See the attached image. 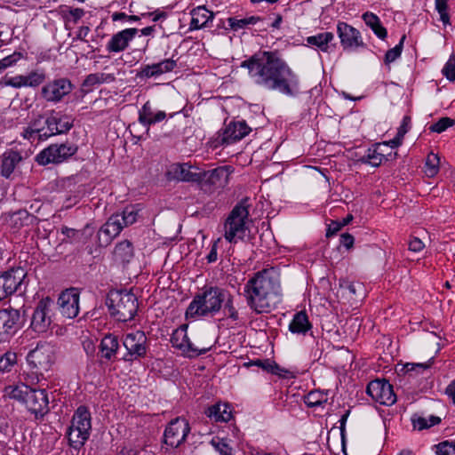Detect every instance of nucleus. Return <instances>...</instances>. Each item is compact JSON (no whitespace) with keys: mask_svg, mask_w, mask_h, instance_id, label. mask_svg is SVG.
<instances>
[{"mask_svg":"<svg viewBox=\"0 0 455 455\" xmlns=\"http://www.w3.org/2000/svg\"><path fill=\"white\" fill-rule=\"evenodd\" d=\"M252 83L267 91L293 97L299 91V77L278 52H259L241 63Z\"/></svg>","mask_w":455,"mask_h":455,"instance_id":"f257e3e1","label":"nucleus"},{"mask_svg":"<svg viewBox=\"0 0 455 455\" xmlns=\"http://www.w3.org/2000/svg\"><path fill=\"white\" fill-rule=\"evenodd\" d=\"M21 161L19 152L10 150L3 154L1 156V174L5 178H9L13 172L17 164Z\"/></svg>","mask_w":455,"mask_h":455,"instance_id":"2f4dec72","label":"nucleus"},{"mask_svg":"<svg viewBox=\"0 0 455 455\" xmlns=\"http://www.w3.org/2000/svg\"><path fill=\"white\" fill-rule=\"evenodd\" d=\"M188 421L183 417L172 419L164 432V443L171 448H178L186 442L190 433Z\"/></svg>","mask_w":455,"mask_h":455,"instance_id":"1a4fd4ad","label":"nucleus"},{"mask_svg":"<svg viewBox=\"0 0 455 455\" xmlns=\"http://www.w3.org/2000/svg\"><path fill=\"white\" fill-rule=\"evenodd\" d=\"M367 394L377 403L383 405H392L396 401V395L392 385L386 379H375L367 386Z\"/></svg>","mask_w":455,"mask_h":455,"instance_id":"f8f14e48","label":"nucleus"},{"mask_svg":"<svg viewBox=\"0 0 455 455\" xmlns=\"http://www.w3.org/2000/svg\"><path fill=\"white\" fill-rule=\"evenodd\" d=\"M21 58V54L20 52H14L11 55L4 57L0 60L2 63L4 64V68H7L12 65H14Z\"/></svg>","mask_w":455,"mask_h":455,"instance_id":"338daca9","label":"nucleus"},{"mask_svg":"<svg viewBox=\"0 0 455 455\" xmlns=\"http://www.w3.org/2000/svg\"><path fill=\"white\" fill-rule=\"evenodd\" d=\"M439 165L440 158L438 155L431 152L427 155L426 159L424 168L425 174L429 178L435 177L439 172Z\"/></svg>","mask_w":455,"mask_h":455,"instance_id":"c03bdc74","label":"nucleus"},{"mask_svg":"<svg viewBox=\"0 0 455 455\" xmlns=\"http://www.w3.org/2000/svg\"><path fill=\"white\" fill-rule=\"evenodd\" d=\"M76 151L77 147L72 142L51 144L36 155V160L40 165L61 164L74 156Z\"/></svg>","mask_w":455,"mask_h":455,"instance_id":"0eeeda50","label":"nucleus"},{"mask_svg":"<svg viewBox=\"0 0 455 455\" xmlns=\"http://www.w3.org/2000/svg\"><path fill=\"white\" fill-rule=\"evenodd\" d=\"M261 18L256 15L250 16H235L228 17L227 22L229 28L234 32H238L243 29H250L252 26L257 25L261 21Z\"/></svg>","mask_w":455,"mask_h":455,"instance_id":"c756f323","label":"nucleus"},{"mask_svg":"<svg viewBox=\"0 0 455 455\" xmlns=\"http://www.w3.org/2000/svg\"><path fill=\"white\" fill-rule=\"evenodd\" d=\"M114 255L122 262H129L133 257V247L130 241L124 240L116 244Z\"/></svg>","mask_w":455,"mask_h":455,"instance_id":"4c0bfd02","label":"nucleus"},{"mask_svg":"<svg viewBox=\"0 0 455 455\" xmlns=\"http://www.w3.org/2000/svg\"><path fill=\"white\" fill-rule=\"evenodd\" d=\"M455 124V121L450 117H442L436 123L430 126L431 132L441 133L449 127Z\"/></svg>","mask_w":455,"mask_h":455,"instance_id":"864d4df0","label":"nucleus"},{"mask_svg":"<svg viewBox=\"0 0 455 455\" xmlns=\"http://www.w3.org/2000/svg\"><path fill=\"white\" fill-rule=\"evenodd\" d=\"M389 156H391V152H385V146L377 143L369 148L359 161L372 167H379L384 161L388 160Z\"/></svg>","mask_w":455,"mask_h":455,"instance_id":"bb28decb","label":"nucleus"},{"mask_svg":"<svg viewBox=\"0 0 455 455\" xmlns=\"http://www.w3.org/2000/svg\"><path fill=\"white\" fill-rule=\"evenodd\" d=\"M140 212V208L139 205H129L125 207L122 212L118 213L123 226L125 228L134 224L139 218Z\"/></svg>","mask_w":455,"mask_h":455,"instance_id":"79ce46f5","label":"nucleus"},{"mask_svg":"<svg viewBox=\"0 0 455 455\" xmlns=\"http://www.w3.org/2000/svg\"><path fill=\"white\" fill-rule=\"evenodd\" d=\"M405 38H406V36H405V35H403L401 37L398 44H396L395 47H393L392 49L388 50L386 52L385 59H384V61L386 64H390V63L394 62L395 60H397L401 56Z\"/></svg>","mask_w":455,"mask_h":455,"instance_id":"3c124183","label":"nucleus"},{"mask_svg":"<svg viewBox=\"0 0 455 455\" xmlns=\"http://www.w3.org/2000/svg\"><path fill=\"white\" fill-rule=\"evenodd\" d=\"M431 364L432 359L423 363H407L405 367L408 373H411L412 371L421 372L423 371L429 369Z\"/></svg>","mask_w":455,"mask_h":455,"instance_id":"13d9d810","label":"nucleus"},{"mask_svg":"<svg viewBox=\"0 0 455 455\" xmlns=\"http://www.w3.org/2000/svg\"><path fill=\"white\" fill-rule=\"evenodd\" d=\"M436 455H455V440H445L433 446Z\"/></svg>","mask_w":455,"mask_h":455,"instance_id":"8fccbe9b","label":"nucleus"},{"mask_svg":"<svg viewBox=\"0 0 455 455\" xmlns=\"http://www.w3.org/2000/svg\"><path fill=\"white\" fill-rule=\"evenodd\" d=\"M362 19L379 39L384 40L387 37V31L375 13L366 12L363 14Z\"/></svg>","mask_w":455,"mask_h":455,"instance_id":"e433bc0d","label":"nucleus"},{"mask_svg":"<svg viewBox=\"0 0 455 455\" xmlns=\"http://www.w3.org/2000/svg\"><path fill=\"white\" fill-rule=\"evenodd\" d=\"M27 361L37 371H48L55 361L53 346L49 343L38 344L28 353Z\"/></svg>","mask_w":455,"mask_h":455,"instance_id":"9d476101","label":"nucleus"},{"mask_svg":"<svg viewBox=\"0 0 455 455\" xmlns=\"http://www.w3.org/2000/svg\"><path fill=\"white\" fill-rule=\"evenodd\" d=\"M201 172H192V166L188 164H179L173 166V176L175 179L188 182H200Z\"/></svg>","mask_w":455,"mask_h":455,"instance_id":"72a5a7b5","label":"nucleus"},{"mask_svg":"<svg viewBox=\"0 0 455 455\" xmlns=\"http://www.w3.org/2000/svg\"><path fill=\"white\" fill-rule=\"evenodd\" d=\"M251 363L253 365L262 368L263 370L267 371V372L281 375V373L278 371L279 367L275 363L271 362L270 360L257 359L255 361H252Z\"/></svg>","mask_w":455,"mask_h":455,"instance_id":"6e6d98bb","label":"nucleus"},{"mask_svg":"<svg viewBox=\"0 0 455 455\" xmlns=\"http://www.w3.org/2000/svg\"><path fill=\"white\" fill-rule=\"evenodd\" d=\"M26 76L28 87H37L41 85L46 79V74L44 69L33 70Z\"/></svg>","mask_w":455,"mask_h":455,"instance_id":"de8ad7c7","label":"nucleus"},{"mask_svg":"<svg viewBox=\"0 0 455 455\" xmlns=\"http://www.w3.org/2000/svg\"><path fill=\"white\" fill-rule=\"evenodd\" d=\"M187 331L188 325L182 324L172 332L171 337L172 347L179 349L180 352L189 339Z\"/></svg>","mask_w":455,"mask_h":455,"instance_id":"a19ab883","label":"nucleus"},{"mask_svg":"<svg viewBox=\"0 0 455 455\" xmlns=\"http://www.w3.org/2000/svg\"><path fill=\"white\" fill-rule=\"evenodd\" d=\"M206 416L215 422H228L232 417L230 406L227 403H216L207 408Z\"/></svg>","mask_w":455,"mask_h":455,"instance_id":"7c9ffc66","label":"nucleus"},{"mask_svg":"<svg viewBox=\"0 0 455 455\" xmlns=\"http://www.w3.org/2000/svg\"><path fill=\"white\" fill-rule=\"evenodd\" d=\"M138 121L140 124L149 130L151 125H155L164 121L166 118H172L175 113L167 114L165 111L156 108L150 101H147L139 109Z\"/></svg>","mask_w":455,"mask_h":455,"instance_id":"6ab92c4d","label":"nucleus"},{"mask_svg":"<svg viewBox=\"0 0 455 455\" xmlns=\"http://www.w3.org/2000/svg\"><path fill=\"white\" fill-rule=\"evenodd\" d=\"M327 398L318 391L309 392L306 396L305 403L308 407L315 408L323 405Z\"/></svg>","mask_w":455,"mask_h":455,"instance_id":"603ef678","label":"nucleus"},{"mask_svg":"<svg viewBox=\"0 0 455 455\" xmlns=\"http://www.w3.org/2000/svg\"><path fill=\"white\" fill-rule=\"evenodd\" d=\"M17 363V355L13 352H6L0 356V374L9 372Z\"/></svg>","mask_w":455,"mask_h":455,"instance_id":"09e8293b","label":"nucleus"},{"mask_svg":"<svg viewBox=\"0 0 455 455\" xmlns=\"http://www.w3.org/2000/svg\"><path fill=\"white\" fill-rule=\"evenodd\" d=\"M115 80L113 74L106 73H93L86 76L84 84L85 86H93L96 84H101L105 83H111Z\"/></svg>","mask_w":455,"mask_h":455,"instance_id":"37998d69","label":"nucleus"},{"mask_svg":"<svg viewBox=\"0 0 455 455\" xmlns=\"http://www.w3.org/2000/svg\"><path fill=\"white\" fill-rule=\"evenodd\" d=\"M52 301L50 298L42 299L32 316L31 326L37 332H43L51 323V318L49 316L50 307Z\"/></svg>","mask_w":455,"mask_h":455,"instance_id":"4be33fe9","label":"nucleus"},{"mask_svg":"<svg viewBox=\"0 0 455 455\" xmlns=\"http://www.w3.org/2000/svg\"><path fill=\"white\" fill-rule=\"evenodd\" d=\"M79 291L76 288L67 289L60 293L58 306L60 314L68 319H73L79 313Z\"/></svg>","mask_w":455,"mask_h":455,"instance_id":"2eb2a0df","label":"nucleus"},{"mask_svg":"<svg viewBox=\"0 0 455 455\" xmlns=\"http://www.w3.org/2000/svg\"><path fill=\"white\" fill-rule=\"evenodd\" d=\"M61 233L70 240V242H76L80 239L83 234L76 229L64 227L61 228Z\"/></svg>","mask_w":455,"mask_h":455,"instance_id":"680f3d73","label":"nucleus"},{"mask_svg":"<svg viewBox=\"0 0 455 455\" xmlns=\"http://www.w3.org/2000/svg\"><path fill=\"white\" fill-rule=\"evenodd\" d=\"M340 244L347 249H350L354 244V237L348 233L342 234L340 235Z\"/></svg>","mask_w":455,"mask_h":455,"instance_id":"774afa93","label":"nucleus"},{"mask_svg":"<svg viewBox=\"0 0 455 455\" xmlns=\"http://www.w3.org/2000/svg\"><path fill=\"white\" fill-rule=\"evenodd\" d=\"M106 304L109 314L119 322L133 319L138 310V299L127 291H110Z\"/></svg>","mask_w":455,"mask_h":455,"instance_id":"39448f33","label":"nucleus"},{"mask_svg":"<svg viewBox=\"0 0 455 455\" xmlns=\"http://www.w3.org/2000/svg\"><path fill=\"white\" fill-rule=\"evenodd\" d=\"M29 214L26 210H20L11 215V221L14 223L15 226H22L23 221L28 220Z\"/></svg>","mask_w":455,"mask_h":455,"instance_id":"bf43d9fd","label":"nucleus"},{"mask_svg":"<svg viewBox=\"0 0 455 455\" xmlns=\"http://www.w3.org/2000/svg\"><path fill=\"white\" fill-rule=\"evenodd\" d=\"M27 275L21 267L12 268L0 275V301L17 291H21L23 281Z\"/></svg>","mask_w":455,"mask_h":455,"instance_id":"9b49d317","label":"nucleus"},{"mask_svg":"<svg viewBox=\"0 0 455 455\" xmlns=\"http://www.w3.org/2000/svg\"><path fill=\"white\" fill-rule=\"evenodd\" d=\"M45 118L50 137L67 133L74 125L73 118L60 111L51 110L45 114Z\"/></svg>","mask_w":455,"mask_h":455,"instance_id":"f3484780","label":"nucleus"},{"mask_svg":"<svg viewBox=\"0 0 455 455\" xmlns=\"http://www.w3.org/2000/svg\"><path fill=\"white\" fill-rule=\"evenodd\" d=\"M73 85L66 78L55 79L43 86L41 93L44 99L50 102H59L70 93Z\"/></svg>","mask_w":455,"mask_h":455,"instance_id":"dca6fc26","label":"nucleus"},{"mask_svg":"<svg viewBox=\"0 0 455 455\" xmlns=\"http://www.w3.org/2000/svg\"><path fill=\"white\" fill-rule=\"evenodd\" d=\"M250 132L251 128L245 121H232L226 125L223 132L220 136V141L222 144L229 145L242 140L248 135Z\"/></svg>","mask_w":455,"mask_h":455,"instance_id":"5701e85b","label":"nucleus"},{"mask_svg":"<svg viewBox=\"0 0 455 455\" xmlns=\"http://www.w3.org/2000/svg\"><path fill=\"white\" fill-rule=\"evenodd\" d=\"M443 75L449 80V81H455V56L451 55L446 61L443 70Z\"/></svg>","mask_w":455,"mask_h":455,"instance_id":"5fc2aeb1","label":"nucleus"},{"mask_svg":"<svg viewBox=\"0 0 455 455\" xmlns=\"http://www.w3.org/2000/svg\"><path fill=\"white\" fill-rule=\"evenodd\" d=\"M337 34L345 51H353L364 45L360 31L346 22H338Z\"/></svg>","mask_w":455,"mask_h":455,"instance_id":"4468645a","label":"nucleus"},{"mask_svg":"<svg viewBox=\"0 0 455 455\" xmlns=\"http://www.w3.org/2000/svg\"><path fill=\"white\" fill-rule=\"evenodd\" d=\"M408 246L410 251L413 252H419L424 249L425 244L419 238L413 237L409 241Z\"/></svg>","mask_w":455,"mask_h":455,"instance_id":"69168bd1","label":"nucleus"},{"mask_svg":"<svg viewBox=\"0 0 455 455\" xmlns=\"http://www.w3.org/2000/svg\"><path fill=\"white\" fill-rule=\"evenodd\" d=\"M225 290L217 286H205L189 303L186 310V318L213 316L221 309L226 299Z\"/></svg>","mask_w":455,"mask_h":455,"instance_id":"7ed1b4c3","label":"nucleus"},{"mask_svg":"<svg viewBox=\"0 0 455 455\" xmlns=\"http://www.w3.org/2000/svg\"><path fill=\"white\" fill-rule=\"evenodd\" d=\"M91 430V412L85 406H79L67 432L69 445L74 449H80L90 437Z\"/></svg>","mask_w":455,"mask_h":455,"instance_id":"423d86ee","label":"nucleus"},{"mask_svg":"<svg viewBox=\"0 0 455 455\" xmlns=\"http://www.w3.org/2000/svg\"><path fill=\"white\" fill-rule=\"evenodd\" d=\"M225 308L227 310V317L228 319H231L232 321L235 322L239 319V315L237 310L235 308V307L232 304V300L228 299L227 300V303L225 305Z\"/></svg>","mask_w":455,"mask_h":455,"instance_id":"0e129e2a","label":"nucleus"},{"mask_svg":"<svg viewBox=\"0 0 455 455\" xmlns=\"http://www.w3.org/2000/svg\"><path fill=\"white\" fill-rule=\"evenodd\" d=\"M138 33V28H131L114 34L107 43L106 50L109 53H118L125 51Z\"/></svg>","mask_w":455,"mask_h":455,"instance_id":"412c9836","label":"nucleus"},{"mask_svg":"<svg viewBox=\"0 0 455 455\" xmlns=\"http://www.w3.org/2000/svg\"><path fill=\"white\" fill-rule=\"evenodd\" d=\"M177 66V61L172 58L165 59L160 62L145 65L138 72L140 78L158 77L159 76L172 71Z\"/></svg>","mask_w":455,"mask_h":455,"instance_id":"393cba45","label":"nucleus"},{"mask_svg":"<svg viewBox=\"0 0 455 455\" xmlns=\"http://www.w3.org/2000/svg\"><path fill=\"white\" fill-rule=\"evenodd\" d=\"M190 30H198L205 28L209 21L214 18V13L210 12L205 6H197L191 10Z\"/></svg>","mask_w":455,"mask_h":455,"instance_id":"cd10ccee","label":"nucleus"},{"mask_svg":"<svg viewBox=\"0 0 455 455\" xmlns=\"http://www.w3.org/2000/svg\"><path fill=\"white\" fill-rule=\"evenodd\" d=\"M448 1L449 0H435V8L438 12L440 20L444 27L451 24Z\"/></svg>","mask_w":455,"mask_h":455,"instance_id":"49530a36","label":"nucleus"},{"mask_svg":"<svg viewBox=\"0 0 455 455\" xmlns=\"http://www.w3.org/2000/svg\"><path fill=\"white\" fill-rule=\"evenodd\" d=\"M212 344H205L204 346L198 347L196 346L190 339H188L185 345V347H183L181 350V355L188 358H195L201 355L206 354L212 349Z\"/></svg>","mask_w":455,"mask_h":455,"instance_id":"58836bf2","label":"nucleus"},{"mask_svg":"<svg viewBox=\"0 0 455 455\" xmlns=\"http://www.w3.org/2000/svg\"><path fill=\"white\" fill-rule=\"evenodd\" d=\"M248 307L256 314H267L282 302L280 275L274 268H265L254 274L244 285Z\"/></svg>","mask_w":455,"mask_h":455,"instance_id":"f03ea898","label":"nucleus"},{"mask_svg":"<svg viewBox=\"0 0 455 455\" xmlns=\"http://www.w3.org/2000/svg\"><path fill=\"white\" fill-rule=\"evenodd\" d=\"M119 349V342L115 335H106L100 342V353L102 358L112 360Z\"/></svg>","mask_w":455,"mask_h":455,"instance_id":"473e14b6","label":"nucleus"},{"mask_svg":"<svg viewBox=\"0 0 455 455\" xmlns=\"http://www.w3.org/2000/svg\"><path fill=\"white\" fill-rule=\"evenodd\" d=\"M220 243H222L221 238H218L212 243V245L211 247V250H210L209 253L206 256V259H207L208 263H213V262L217 261V259H218V249H219V244Z\"/></svg>","mask_w":455,"mask_h":455,"instance_id":"e2e57ef3","label":"nucleus"},{"mask_svg":"<svg viewBox=\"0 0 455 455\" xmlns=\"http://www.w3.org/2000/svg\"><path fill=\"white\" fill-rule=\"evenodd\" d=\"M249 199L243 198L231 210L224 222V238L230 243L243 240L250 232Z\"/></svg>","mask_w":455,"mask_h":455,"instance_id":"20e7f679","label":"nucleus"},{"mask_svg":"<svg viewBox=\"0 0 455 455\" xmlns=\"http://www.w3.org/2000/svg\"><path fill=\"white\" fill-rule=\"evenodd\" d=\"M411 420L414 428L418 430H423L439 424L441 419L439 417L431 415L427 418L420 416L415 417L412 418Z\"/></svg>","mask_w":455,"mask_h":455,"instance_id":"a18cd8bd","label":"nucleus"},{"mask_svg":"<svg viewBox=\"0 0 455 455\" xmlns=\"http://www.w3.org/2000/svg\"><path fill=\"white\" fill-rule=\"evenodd\" d=\"M47 130L45 115L39 116L37 118L31 121L28 126L24 129L22 136L24 139L31 140L32 142L35 140H44L50 138Z\"/></svg>","mask_w":455,"mask_h":455,"instance_id":"a878e982","label":"nucleus"},{"mask_svg":"<svg viewBox=\"0 0 455 455\" xmlns=\"http://www.w3.org/2000/svg\"><path fill=\"white\" fill-rule=\"evenodd\" d=\"M20 313L15 309L0 310V342H5L18 330Z\"/></svg>","mask_w":455,"mask_h":455,"instance_id":"aec40b11","label":"nucleus"},{"mask_svg":"<svg viewBox=\"0 0 455 455\" xmlns=\"http://www.w3.org/2000/svg\"><path fill=\"white\" fill-rule=\"evenodd\" d=\"M234 172L230 165L219 166L206 172H201L200 182L203 185H210L213 188H224L228 184L229 176Z\"/></svg>","mask_w":455,"mask_h":455,"instance_id":"a211bd4d","label":"nucleus"},{"mask_svg":"<svg viewBox=\"0 0 455 455\" xmlns=\"http://www.w3.org/2000/svg\"><path fill=\"white\" fill-rule=\"evenodd\" d=\"M334 34L332 32L325 31L317 33L313 36L306 37L305 45L313 48L318 52L330 53L332 52L336 44L334 43Z\"/></svg>","mask_w":455,"mask_h":455,"instance_id":"b1692460","label":"nucleus"},{"mask_svg":"<svg viewBox=\"0 0 455 455\" xmlns=\"http://www.w3.org/2000/svg\"><path fill=\"white\" fill-rule=\"evenodd\" d=\"M307 315L304 311H299L293 315L289 324V331L292 333L305 334L311 329Z\"/></svg>","mask_w":455,"mask_h":455,"instance_id":"f704fd0d","label":"nucleus"},{"mask_svg":"<svg viewBox=\"0 0 455 455\" xmlns=\"http://www.w3.org/2000/svg\"><path fill=\"white\" fill-rule=\"evenodd\" d=\"M5 84L15 89L28 87L25 75H18L15 76L9 77L5 80Z\"/></svg>","mask_w":455,"mask_h":455,"instance_id":"4d7b16f0","label":"nucleus"},{"mask_svg":"<svg viewBox=\"0 0 455 455\" xmlns=\"http://www.w3.org/2000/svg\"><path fill=\"white\" fill-rule=\"evenodd\" d=\"M210 443L219 455H234L231 440L225 436L216 435L212 438Z\"/></svg>","mask_w":455,"mask_h":455,"instance_id":"ea45409f","label":"nucleus"},{"mask_svg":"<svg viewBox=\"0 0 455 455\" xmlns=\"http://www.w3.org/2000/svg\"><path fill=\"white\" fill-rule=\"evenodd\" d=\"M123 345L126 349L124 360L132 362L144 357L148 351V338L144 331H134L123 336Z\"/></svg>","mask_w":455,"mask_h":455,"instance_id":"6e6552de","label":"nucleus"},{"mask_svg":"<svg viewBox=\"0 0 455 455\" xmlns=\"http://www.w3.org/2000/svg\"><path fill=\"white\" fill-rule=\"evenodd\" d=\"M411 117L409 116H404L403 117L400 126L397 129L396 135L403 140L404 135L411 129Z\"/></svg>","mask_w":455,"mask_h":455,"instance_id":"052dcab7","label":"nucleus"},{"mask_svg":"<svg viewBox=\"0 0 455 455\" xmlns=\"http://www.w3.org/2000/svg\"><path fill=\"white\" fill-rule=\"evenodd\" d=\"M24 405L36 419L43 418L49 411L46 390L30 388Z\"/></svg>","mask_w":455,"mask_h":455,"instance_id":"ddd939ff","label":"nucleus"},{"mask_svg":"<svg viewBox=\"0 0 455 455\" xmlns=\"http://www.w3.org/2000/svg\"><path fill=\"white\" fill-rule=\"evenodd\" d=\"M124 228L119 214L116 213L110 216L107 222L100 228L99 235L100 236L102 235H106L105 242L108 243L117 236Z\"/></svg>","mask_w":455,"mask_h":455,"instance_id":"c85d7f7f","label":"nucleus"},{"mask_svg":"<svg viewBox=\"0 0 455 455\" xmlns=\"http://www.w3.org/2000/svg\"><path fill=\"white\" fill-rule=\"evenodd\" d=\"M30 388V387L24 383L10 385L4 388V395L10 399L24 404Z\"/></svg>","mask_w":455,"mask_h":455,"instance_id":"c9c22d12","label":"nucleus"}]
</instances>
